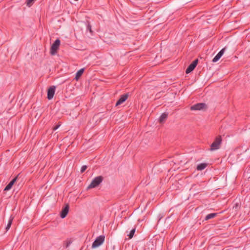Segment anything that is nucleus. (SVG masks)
I'll list each match as a JSON object with an SVG mask.
<instances>
[{
    "label": "nucleus",
    "instance_id": "f257e3e1",
    "mask_svg": "<svg viewBox=\"0 0 250 250\" xmlns=\"http://www.w3.org/2000/svg\"><path fill=\"white\" fill-rule=\"evenodd\" d=\"M222 143V137L221 136L216 137L213 142L210 145L209 150L210 151L216 150L220 148Z\"/></svg>",
    "mask_w": 250,
    "mask_h": 250
},
{
    "label": "nucleus",
    "instance_id": "f03ea898",
    "mask_svg": "<svg viewBox=\"0 0 250 250\" xmlns=\"http://www.w3.org/2000/svg\"><path fill=\"white\" fill-rule=\"evenodd\" d=\"M104 178L102 176H98L94 178L90 184L88 186L87 189L97 187L103 181Z\"/></svg>",
    "mask_w": 250,
    "mask_h": 250
},
{
    "label": "nucleus",
    "instance_id": "7ed1b4c3",
    "mask_svg": "<svg viewBox=\"0 0 250 250\" xmlns=\"http://www.w3.org/2000/svg\"><path fill=\"white\" fill-rule=\"evenodd\" d=\"M105 236L103 235L97 237L92 245V248L95 249L101 246L104 241Z\"/></svg>",
    "mask_w": 250,
    "mask_h": 250
},
{
    "label": "nucleus",
    "instance_id": "20e7f679",
    "mask_svg": "<svg viewBox=\"0 0 250 250\" xmlns=\"http://www.w3.org/2000/svg\"><path fill=\"white\" fill-rule=\"evenodd\" d=\"M60 40L59 39L54 41L50 48V53L51 55H55L57 53V51L60 45Z\"/></svg>",
    "mask_w": 250,
    "mask_h": 250
},
{
    "label": "nucleus",
    "instance_id": "39448f33",
    "mask_svg": "<svg viewBox=\"0 0 250 250\" xmlns=\"http://www.w3.org/2000/svg\"><path fill=\"white\" fill-rule=\"evenodd\" d=\"M207 105L205 103H198L190 107L191 110H204L207 109Z\"/></svg>",
    "mask_w": 250,
    "mask_h": 250
},
{
    "label": "nucleus",
    "instance_id": "423d86ee",
    "mask_svg": "<svg viewBox=\"0 0 250 250\" xmlns=\"http://www.w3.org/2000/svg\"><path fill=\"white\" fill-rule=\"evenodd\" d=\"M198 62V59H196L194 60L188 67L186 69V74H189L196 67Z\"/></svg>",
    "mask_w": 250,
    "mask_h": 250
},
{
    "label": "nucleus",
    "instance_id": "0eeeda50",
    "mask_svg": "<svg viewBox=\"0 0 250 250\" xmlns=\"http://www.w3.org/2000/svg\"><path fill=\"white\" fill-rule=\"evenodd\" d=\"M56 90V86L54 85L51 86L47 90V99L51 100L54 95Z\"/></svg>",
    "mask_w": 250,
    "mask_h": 250
},
{
    "label": "nucleus",
    "instance_id": "6e6552de",
    "mask_svg": "<svg viewBox=\"0 0 250 250\" xmlns=\"http://www.w3.org/2000/svg\"><path fill=\"white\" fill-rule=\"evenodd\" d=\"M69 209V205L66 204L65 206L62 208L61 211L60 212V217L62 218H64L67 215Z\"/></svg>",
    "mask_w": 250,
    "mask_h": 250
},
{
    "label": "nucleus",
    "instance_id": "1a4fd4ad",
    "mask_svg": "<svg viewBox=\"0 0 250 250\" xmlns=\"http://www.w3.org/2000/svg\"><path fill=\"white\" fill-rule=\"evenodd\" d=\"M128 97V93H125V94L121 95L119 99L117 101V102L116 103V106H117L123 104L124 102H125L127 100Z\"/></svg>",
    "mask_w": 250,
    "mask_h": 250
},
{
    "label": "nucleus",
    "instance_id": "9d476101",
    "mask_svg": "<svg viewBox=\"0 0 250 250\" xmlns=\"http://www.w3.org/2000/svg\"><path fill=\"white\" fill-rule=\"evenodd\" d=\"M226 48H223L212 59V62H217L222 56L223 55L225 51Z\"/></svg>",
    "mask_w": 250,
    "mask_h": 250
},
{
    "label": "nucleus",
    "instance_id": "9b49d317",
    "mask_svg": "<svg viewBox=\"0 0 250 250\" xmlns=\"http://www.w3.org/2000/svg\"><path fill=\"white\" fill-rule=\"evenodd\" d=\"M18 175L16 177H15L14 178H13L8 184V185L5 187L4 189V191H8L9 190H10L12 186H13V185L14 184V183H15V182L16 181L17 179H18Z\"/></svg>",
    "mask_w": 250,
    "mask_h": 250
},
{
    "label": "nucleus",
    "instance_id": "f8f14e48",
    "mask_svg": "<svg viewBox=\"0 0 250 250\" xmlns=\"http://www.w3.org/2000/svg\"><path fill=\"white\" fill-rule=\"evenodd\" d=\"M167 117H168V113H167L166 112H164V113H162L159 119V122L160 123H164L166 121V120H167Z\"/></svg>",
    "mask_w": 250,
    "mask_h": 250
},
{
    "label": "nucleus",
    "instance_id": "ddd939ff",
    "mask_svg": "<svg viewBox=\"0 0 250 250\" xmlns=\"http://www.w3.org/2000/svg\"><path fill=\"white\" fill-rule=\"evenodd\" d=\"M207 164L205 163H201L197 165L196 169L198 170H202L207 167Z\"/></svg>",
    "mask_w": 250,
    "mask_h": 250
},
{
    "label": "nucleus",
    "instance_id": "4468645a",
    "mask_svg": "<svg viewBox=\"0 0 250 250\" xmlns=\"http://www.w3.org/2000/svg\"><path fill=\"white\" fill-rule=\"evenodd\" d=\"M217 213H211L207 215L205 218V220L207 221L212 219L217 215Z\"/></svg>",
    "mask_w": 250,
    "mask_h": 250
},
{
    "label": "nucleus",
    "instance_id": "2eb2a0df",
    "mask_svg": "<svg viewBox=\"0 0 250 250\" xmlns=\"http://www.w3.org/2000/svg\"><path fill=\"white\" fill-rule=\"evenodd\" d=\"M85 25H86V30L88 31L91 34H92L93 31L92 30V26L90 23V22L88 21H86L85 22Z\"/></svg>",
    "mask_w": 250,
    "mask_h": 250
},
{
    "label": "nucleus",
    "instance_id": "dca6fc26",
    "mask_svg": "<svg viewBox=\"0 0 250 250\" xmlns=\"http://www.w3.org/2000/svg\"><path fill=\"white\" fill-rule=\"evenodd\" d=\"M83 72H84V68H82V69H80L79 70H78L76 74L75 79L78 80L83 75Z\"/></svg>",
    "mask_w": 250,
    "mask_h": 250
},
{
    "label": "nucleus",
    "instance_id": "f3484780",
    "mask_svg": "<svg viewBox=\"0 0 250 250\" xmlns=\"http://www.w3.org/2000/svg\"><path fill=\"white\" fill-rule=\"evenodd\" d=\"M13 220V217L12 216H11L10 218L9 219L7 225L5 228L6 231L9 230V229L10 228Z\"/></svg>",
    "mask_w": 250,
    "mask_h": 250
},
{
    "label": "nucleus",
    "instance_id": "a211bd4d",
    "mask_svg": "<svg viewBox=\"0 0 250 250\" xmlns=\"http://www.w3.org/2000/svg\"><path fill=\"white\" fill-rule=\"evenodd\" d=\"M135 230H136V228H134L130 230L129 233L127 235V236H128L129 239H131L133 237V236L134 235Z\"/></svg>",
    "mask_w": 250,
    "mask_h": 250
},
{
    "label": "nucleus",
    "instance_id": "6ab92c4d",
    "mask_svg": "<svg viewBox=\"0 0 250 250\" xmlns=\"http://www.w3.org/2000/svg\"><path fill=\"white\" fill-rule=\"evenodd\" d=\"M36 0H27L26 1V5L28 7H30L34 3Z\"/></svg>",
    "mask_w": 250,
    "mask_h": 250
},
{
    "label": "nucleus",
    "instance_id": "aec40b11",
    "mask_svg": "<svg viewBox=\"0 0 250 250\" xmlns=\"http://www.w3.org/2000/svg\"><path fill=\"white\" fill-rule=\"evenodd\" d=\"M87 167V166L85 165L83 166L81 168V173L84 172L85 171V170L86 169Z\"/></svg>",
    "mask_w": 250,
    "mask_h": 250
},
{
    "label": "nucleus",
    "instance_id": "412c9836",
    "mask_svg": "<svg viewBox=\"0 0 250 250\" xmlns=\"http://www.w3.org/2000/svg\"><path fill=\"white\" fill-rule=\"evenodd\" d=\"M60 125H61V124H59L55 125V126H54L53 128V130H57L60 127Z\"/></svg>",
    "mask_w": 250,
    "mask_h": 250
},
{
    "label": "nucleus",
    "instance_id": "4be33fe9",
    "mask_svg": "<svg viewBox=\"0 0 250 250\" xmlns=\"http://www.w3.org/2000/svg\"><path fill=\"white\" fill-rule=\"evenodd\" d=\"M71 242L70 241H67V242H66L65 243V247H66V248H68V247L69 246V245H70V244H71Z\"/></svg>",
    "mask_w": 250,
    "mask_h": 250
},
{
    "label": "nucleus",
    "instance_id": "5701e85b",
    "mask_svg": "<svg viewBox=\"0 0 250 250\" xmlns=\"http://www.w3.org/2000/svg\"><path fill=\"white\" fill-rule=\"evenodd\" d=\"M75 1H78V0H75Z\"/></svg>",
    "mask_w": 250,
    "mask_h": 250
}]
</instances>
